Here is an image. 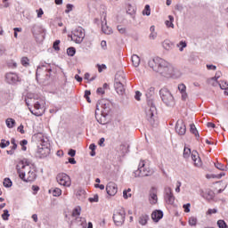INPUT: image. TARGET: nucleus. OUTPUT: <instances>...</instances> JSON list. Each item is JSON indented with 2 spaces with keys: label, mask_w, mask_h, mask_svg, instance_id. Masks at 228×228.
Instances as JSON below:
<instances>
[{
  "label": "nucleus",
  "mask_w": 228,
  "mask_h": 228,
  "mask_svg": "<svg viewBox=\"0 0 228 228\" xmlns=\"http://www.w3.org/2000/svg\"><path fill=\"white\" fill-rule=\"evenodd\" d=\"M161 218H163V211L155 210V211L152 212L151 219L153 220V222L158 223L161 220Z\"/></svg>",
  "instance_id": "21"
},
{
  "label": "nucleus",
  "mask_w": 228,
  "mask_h": 228,
  "mask_svg": "<svg viewBox=\"0 0 228 228\" xmlns=\"http://www.w3.org/2000/svg\"><path fill=\"white\" fill-rule=\"evenodd\" d=\"M208 85H210V86H220L221 90H224V87H222V85H220V83H218V79L215 78V77L209 78L208 80Z\"/></svg>",
  "instance_id": "26"
},
{
  "label": "nucleus",
  "mask_w": 228,
  "mask_h": 228,
  "mask_svg": "<svg viewBox=\"0 0 228 228\" xmlns=\"http://www.w3.org/2000/svg\"><path fill=\"white\" fill-rule=\"evenodd\" d=\"M77 197L79 200H83L85 199V190H80L77 192Z\"/></svg>",
  "instance_id": "43"
},
{
  "label": "nucleus",
  "mask_w": 228,
  "mask_h": 228,
  "mask_svg": "<svg viewBox=\"0 0 228 228\" xmlns=\"http://www.w3.org/2000/svg\"><path fill=\"white\" fill-rule=\"evenodd\" d=\"M16 170L20 179L24 183H33L37 179V173L31 169L29 162L28 160H21L16 166Z\"/></svg>",
  "instance_id": "2"
},
{
  "label": "nucleus",
  "mask_w": 228,
  "mask_h": 228,
  "mask_svg": "<svg viewBox=\"0 0 228 228\" xmlns=\"http://www.w3.org/2000/svg\"><path fill=\"white\" fill-rule=\"evenodd\" d=\"M106 117L108 115H102L101 118L97 116V112H95V118L99 124H102V126H105V124H108V119H106Z\"/></svg>",
  "instance_id": "27"
},
{
  "label": "nucleus",
  "mask_w": 228,
  "mask_h": 228,
  "mask_svg": "<svg viewBox=\"0 0 228 228\" xmlns=\"http://www.w3.org/2000/svg\"><path fill=\"white\" fill-rule=\"evenodd\" d=\"M151 175L152 171H151V168L145 167L144 161H141L138 169L134 172V177H149Z\"/></svg>",
  "instance_id": "6"
},
{
  "label": "nucleus",
  "mask_w": 228,
  "mask_h": 228,
  "mask_svg": "<svg viewBox=\"0 0 228 228\" xmlns=\"http://www.w3.org/2000/svg\"><path fill=\"white\" fill-rule=\"evenodd\" d=\"M18 131L19 133H20L21 134H24L26 132L24 131V126L23 125H20L19 127H18Z\"/></svg>",
  "instance_id": "64"
},
{
  "label": "nucleus",
  "mask_w": 228,
  "mask_h": 228,
  "mask_svg": "<svg viewBox=\"0 0 228 228\" xmlns=\"http://www.w3.org/2000/svg\"><path fill=\"white\" fill-rule=\"evenodd\" d=\"M92 94V93L89 90H86L85 91V94L84 97L85 99H86L87 102H92V100H90V95Z\"/></svg>",
  "instance_id": "45"
},
{
  "label": "nucleus",
  "mask_w": 228,
  "mask_h": 228,
  "mask_svg": "<svg viewBox=\"0 0 228 228\" xmlns=\"http://www.w3.org/2000/svg\"><path fill=\"white\" fill-rule=\"evenodd\" d=\"M99 106L102 108V115H108L110 111L111 103L110 101L102 99L96 103V110H99Z\"/></svg>",
  "instance_id": "9"
},
{
  "label": "nucleus",
  "mask_w": 228,
  "mask_h": 228,
  "mask_svg": "<svg viewBox=\"0 0 228 228\" xmlns=\"http://www.w3.org/2000/svg\"><path fill=\"white\" fill-rule=\"evenodd\" d=\"M89 202H99V195L95 194L93 198H89Z\"/></svg>",
  "instance_id": "54"
},
{
  "label": "nucleus",
  "mask_w": 228,
  "mask_h": 228,
  "mask_svg": "<svg viewBox=\"0 0 228 228\" xmlns=\"http://www.w3.org/2000/svg\"><path fill=\"white\" fill-rule=\"evenodd\" d=\"M38 147H44L45 149H51V143L49 142V139L47 137H42L40 140V144Z\"/></svg>",
  "instance_id": "24"
},
{
  "label": "nucleus",
  "mask_w": 228,
  "mask_h": 228,
  "mask_svg": "<svg viewBox=\"0 0 228 228\" xmlns=\"http://www.w3.org/2000/svg\"><path fill=\"white\" fill-rule=\"evenodd\" d=\"M68 154H69L71 158H74V156H76V150L70 149V150L68 151Z\"/></svg>",
  "instance_id": "62"
},
{
  "label": "nucleus",
  "mask_w": 228,
  "mask_h": 228,
  "mask_svg": "<svg viewBox=\"0 0 228 228\" xmlns=\"http://www.w3.org/2000/svg\"><path fill=\"white\" fill-rule=\"evenodd\" d=\"M150 217L147 214H142L139 216V224L140 225H147V223L149 222Z\"/></svg>",
  "instance_id": "25"
},
{
  "label": "nucleus",
  "mask_w": 228,
  "mask_h": 228,
  "mask_svg": "<svg viewBox=\"0 0 228 228\" xmlns=\"http://www.w3.org/2000/svg\"><path fill=\"white\" fill-rule=\"evenodd\" d=\"M214 166L216 167V168H217V170H221L222 172H227V166H224L220 162L214 163Z\"/></svg>",
  "instance_id": "31"
},
{
  "label": "nucleus",
  "mask_w": 228,
  "mask_h": 228,
  "mask_svg": "<svg viewBox=\"0 0 228 228\" xmlns=\"http://www.w3.org/2000/svg\"><path fill=\"white\" fill-rule=\"evenodd\" d=\"M208 70H216V66L213 64H207Z\"/></svg>",
  "instance_id": "59"
},
{
  "label": "nucleus",
  "mask_w": 228,
  "mask_h": 228,
  "mask_svg": "<svg viewBox=\"0 0 228 228\" xmlns=\"http://www.w3.org/2000/svg\"><path fill=\"white\" fill-rule=\"evenodd\" d=\"M187 45L186 41H180L179 44L176 45V47H179V51L183 53Z\"/></svg>",
  "instance_id": "34"
},
{
  "label": "nucleus",
  "mask_w": 228,
  "mask_h": 228,
  "mask_svg": "<svg viewBox=\"0 0 228 228\" xmlns=\"http://www.w3.org/2000/svg\"><path fill=\"white\" fill-rule=\"evenodd\" d=\"M5 124L7 126V127L9 129H13V127H15V119L12 118H8L5 120Z\"/></svg>",
  "instance_id": "30"
},
{
  "label": "nucleus",
  "mask_w": 228,
  "mask_h": 228,
  "mask_svg": "<svg viewBox=\"0 0 228 228\" xmlns=\"http://www.w3.org/2000/svg\"><path fill=\"white\" fill-rule=\"evenodd\" d=\"M132 63L134 67H140V57L136 54L132 55Z\"/></svg>",
  "instance_id": "32"
},
{
  "label": "nucleus",
  "mask_w": 228,
  "mask_h": 228,
  "mask_svg": "<svg viewBox=\"0 0 228 228\" xmlns=\"http://www.w3.org/2000/svg\"><path fill=\"white\" fill-rule=\"evenodd\" d=\"M191 156V150L190 148L184 147L183 149V158L188 159Z\"/></svg>",
  "instance_id": "37"
},
{
  "label": "nucleus",
  "mask_w": 228,
  "mask_h": 228,
  "mask_svg": "<svg viewBox=\"0 0 228 228\" xmlns=\"http://www.w3.org/2000/svg\"><path fill=\"white\" fill-rule=\"evenodd\" d=\"M218 213V210L216 208H209L207 212V215H215Z\"/></svg>",
  "instance_id": "55"
},
{
  "label": "nucleus",
  "mask_w": 228,
  "mask_h": 228,
  "mask_svg": "<svg viewBox=\"0 0 228 228\" xmlns=\"http://www.w3.org/2000/svg\"><path fill=\"white\" fill-rule=\"evenodd\" d=\"M9 145H10V141H6L4 139L1 140V142H0L1 149H6V147H8Z\"/></svg>",
  "instance_id": "39"
},
{
  "label": "nucleus",
  "mask_w": 228,
  "mask_h": 228,
  "mask_svg": "<svg viewBox=\"0 0 228 228\" xmlns=\"http://www.w3.org/2000/svg\"><path fill=\"white\" fill-rule=\"evenodd\" d=\"M140 97H142V93L140 91H136L134 95L135 101H140Z\"/></svg>",
  "instance_id": "61"
},
{
  "label": "nucleus",
  "mask_w": 228,
  "mask_h": 228,
  "mask_svg": "<svg viewBox=\"0 0 228 228\" xmlns=\"http://www.w3.org/2000/svg\"><path fill=\"white\" fill-rule=\"evenodd\" d=\"M175 132L180 136H184V134H186V125L184 124V121H183V119H179L176 122Z\"/></svg>",
  "instance_id": "13"
},
{
  "label": "nucleus",
  "mask_w": 228,
  "mask_h": 228,
  "mask_svg": "<svg viewBox=\"0 0 228 228\" xmlns=\"http://www.w3.org/2000/svg\"><path fill=\"white\" fill-rule=\"evenodd\" d=\"M80 218V225L82 228H86V218L79 217Z\"/></svg>",
  "instance_id": "52"
},
{
  "label": "nucleus",
  "mask_w": 228,
  "mask_h": 228,
  "mask_svg": "<svg viewBox=\"0 0 228 228\" xmlns=\"http://www.w3.org/2000/svg\"><path fill=\"white\" fill-rule=\"evenodd\" d=\"M159 95L161 98L162 102L166 104V106H168L172 108L173 106H175V99H174V94L168 90L167 87H163L159 90Z\"/></svg>",
  "instance_id": "4"
},
{
  "label": "nucleus",
  "mask_w": 228,
  "mask_h": 228,
  "mask_svg": "<svg viewBox=\"0 0 228 228\" xmlns=\"http://www.w3.org/2000/svg\"><path fill=\"white\" fill-rule=\"evenodd\" d=\"M98 72H102V70L106 69V64H98Z\"/></svg>",
  "instance_id": "57"
},
{
  "label": "nucleus",
  "mask_w": 228,
  "mask_h": 228,
  "mask_svg": "<svg viewBox=\"0 0 228 228\" xmlns=\"http://www.w3.org/2000/svg\"><path fill=\"white\" fill-rule=\"evenodd\" d=\"M169 20H166L165 24L167 28H174V16H168Z\"/></svg>",
  "instance_id": "35"
},
{
  "label": "nucleus",
  "mask_w": 228,
  "mask_h": 228,
  "mask_svg": "<svg viewBox=\"0 0 228 228\" xmlns=\"http://www.w3.org/2000/svg\"><path fill=\"white\" fill-rule=\"evenodd\" d=\"M113 222L117 227H120L124 225V222H126V210L124 208H119L113 215Z\"/></svg>",
  "instance_id": "8"
},
{
  "label": "nucleus",
  "mask_w": 228,
  "mask_h": 228,
  "mask_svg": "<svg viewBox=\"0 0 228 228\" xmlns=\"http://www.w3.org/2000/svg\"><path fill=\"white\" fill-rule=\"evenodd\" d=\"M157 37H158L157 32H151V34H150L151 40H156Z\"/></svg>",
  "instance_id": "58"
},
{
  "label": "nucleus",
  "mask_w": 228,
  "mask_h": 228,
  "mask_svg": "<svg viewBox=\"0 0 228 228\" xmlns=\"http://www.w3.org/2000/svg\"><path fill=\"white\" fill-rule=\"evenodd\" d=\"M191 157L192 161H194V166L199 168L200 167V156L199 155V151L195 150L192 151Z\"/></svg>",
  "instance_id": "19"
},
{
  "label": "nucleus",
  "mask_w": 228,
  "mask_h": 228,
  "mask_svg": "<svg viewBox=\"0 0 228 228\" xmlns=\"http://www.w3.org/2000/svg\"><path fill=\"white\" fill-rule=\"evenodd\" d=\"M106 191L110 197H114V195H117L118 188L117 187L115 183L110 182L106 186Z\"/></svg>",
  "instance_id": "18"
},
{
  "label": "nucleus",
  "mask_w": 228,
  "mask_h": 228,
  "mask_svg": "<svg viewBox=\"0 0 228 228\" xmlns=\"http://www.w3.org/2000/svg\"><path fill=\"white\" fill-rule=\"evenodd\" d=\"M126 74L124 72L117 73L115 76L114 88L118 95H124L126 94Z\"/></svg>",
  "instance_id": "3"
},
{
  "label": "nucleus",
  "mask_w": 228,
  "mask_h": 228,
  "mask_svg": "<svg viewBox=\"0 0 228 228\" xmlns=\"http://www.w3.org/2000/svg\"><path fill=\"white\" fill-rule=\"evenodd\" d=\"M132 197L131 193H128L127 191H123V198L127 200Z\"/></svg>",
  "instance_id": "56"
},
{
  "label": "nucleus",
  "mask_w": 228,
  "mask_h": 228,
  "mask_svg": "<svg viewBox=\"0 0 228 228\" xmlns=\"http://www.w3.org/2000/svg\"><path fill=\"white\" fill-rule=\"evenodd\" d=\"M190 131H191V134H194V136L197 139L200 138V135L199 134V130H197V126H195V125H193V124L190 125Z\"/></svg>",
  "instance_id": "28"
},
{
  "label": "nucleus",
  "mask_w": 228,
  "mask_h": 228,
  "mask_svg": "<svg viewBox=\"0 0 228 228\" xmlns=\"http://www.w3.org/2000/svg\"><path fill=\"white\" fill-rule=\"evenodd\" d=\"M21 64L23 65V67H28V65H29V59H28L27 57H23L21 59Z\"/></svg>",
  "instance_id": "48"
},
{
  "label": "nucleus",
  "mask_w": 228,
  "mask_h": 228,
  "mask_svg": "<svg viewBox=\"0 0 228 228\" xmlns=\"http://www.w3.org/2000/svg\"><path fill=\"white\" fill-rule=\"evenodd\" d=\"M178 90L182 95V101H186V99H188V93H186V85L179 84Z\"/></svg>",
  "instance_id": "20"
},
{
  "label": "nucleus",
  "mask_w": 228,
  "mask_h": 228,
  "mask_svg": "<svg viewBox=\"0 0 228 228\" xmlns=\"http://www.w3.org/2000/svg\"><path fill=\"white\" fill-rule=\"evenodd\" d=\"M206 179H216V175H209V174H207L206 175Z\"/></svg>",
  "instance_id": "63"
},
{
  "label": "nucleus",
  "mask_w": 228,
  "mask_h": 228,
  "mask_svg": "<svg viewBox=\"0 0 228 228\" xmlns=\"http://www.w3.org/2000/svg\"><path fill=\"white\" fill-rule=\"evenodd\" d=\"M148 106L146 107V118L150 124L154 125V122L156 120V105H154V100L152 98H150L147 100Z\"/></svg>",
  "instance_id": "5"
},
{
  "label": "nucleus",
  "mask_w": 228,
  "mask_h": 228,
  "mask_svg": "<svg viewBox=\"0 0 228 228\" xmlns=\"http://www.w3.org/2000/svg\"><path fill=\"white\" fill-rule=\"evenodd\" d=\"M117 28L121 35H126V28H124L122 25H118Z\"/></svg>",
  "instance_id": "50"
},
{
  "label": "nucleus",
  "mask_w": 228,
  "mask_h": 228,
  "mask_svg": "<svg viewBox=\"0 0 228 228\" xmlns=\"http://www.w3.org/2000/svg\"><path fill=\"white\" fill-rule=\"evenodd\" d=\"M68 56H74L76 54V48L75 47H69L67 49Z\"/></svg>",
  "instance_id": "42"
},
{
  "label": "nucleus",
  "mask_w": 228,
  "mask_h": 228,
  "mask_svg": "<svg viewBox=\"0 0 228 228\" xmlns=\"http://www.w3.org/2000/svg\"><path fill=\"white\" fill-rule=\"evenodd\" d=\"M70 37L72 42L75 44H83L85 40V29L83 28L78 27L72 31V35Z\"/></svg>",
  "instance_id": "7"
},
{
  "label": "nucleus",
  "mask_w": 228,
  "mask_h": 228,
  "mask_svg": "<svg viewBox=\"0 0 228 228\" xmlns=\"http://www.w3.org/2000/svg\"><path fill=\"white\" fill-rule=\"evenodd\" d=\"M162 47L163 49H165V51H172V49H174V47H175V45H174V43L168 39H165L162 42Z\"/></svg>",
  "instance_id": "23"
},
{
  "label": "nucleus",
  "mask_w": 228,
  "mask_h": 228,
  "mask_svg": "<svg viewBox=\"0 0 228 228\" xmlns=\"http://www.w3.org/2000/svg\"><path fill=\"white\" fill-rule=\"evenodd\" d=\"M51 154V149L44 148L42 146H37V150L36 152L37 158H47Z\"/></svg>",
  "instance_id": "16"
},
{
  "label": "nucleus",
  "mask_w": 228,
  "mask_h": 228,
  "mask_svg": "<svg viewBox=\"0 0 228 228\" xmlns=\"http://www.w3.org/2000/svg\"><path fill=\"white\" fill-rule=\"evenodd\" d=\"M148 65L151 67V69H153L155 72L158 70V65H156V58L149 61Z\"/></svg>",
  "instance_id": "36"
},
{
  "label": "nucleus",
  "mask_w": 228,
  "mask_h": 228,
  "mask_svg": "<svg viewBox=\"0 0 228 228\" xmlns=\"http://www.w3.org/2000/svg\"><path fill=\"white\" fill-rule=\"evenodd\" d=\"M3 185L4 186V188H12V186L13 185V183L12 182V179L4 178L3 182Z\"/></svg>",
  "instance_id": "33"
},
{
  "label": "nucleus",
  "mask_w": 228,
  "mask_h": 228,
  "mask_svg": "<svg viewBox=\"0 0 228 228\" xmlns=\"http://www.w3.org/2000/svg\"><path fill=\"white\" fill-rule=\"evenodd\" d=\"M191 207V204L187 203L183 206L185 213H190V208Z\"/></svg>",
  "instance_id": "53"
},
{
  "label": "nucleus",
  "mask_w": 228,
  "mask_h": 228,
  "mask_svg": "<svg viewBox=\"0 0 228 228\" xmlns=\"http://www.w3.org/2000/svg\"><path fill=\"white\" fill-rule=\"evenodd\" d=\"M57 183L61 184V186H67L68 188L72 184V181L70 180V176L65 173L58 174L56 176Z\"/></svg>",
  "instance_id": "10"
},
{
  "label": "nucleus",
  "mask_w": 228,
  "mask_h": 228,
  "mask_svg": "<svg viewBox=\"0 0 228 228\" xmlns=\"http://www.w3.org/2000/svg\"><path fill=\"white\" fill-rule=\"evenodd\" d=\"M49 193H52L53 197H60L61 195V189L60 188H52L49 190Z\"/></svg>",
  "instance_id": "29"
},
{
  "label": "nucleus",
  "mask_w": 228,
  "mask_h": 228,
  "mask_svg": "<svg viewBox=\"0 0 228 228\" xmlns=\"http://www.w3.org/2000/svg\"><path fill=\"white\" fill-rule=\"evenodd\" d=\"M102 17V31L105 35H111V33H113V30L108 26V22L106 21V12H103Z\"/></svg>",
  "instance_id": "14"
},
{
  "label": "nucleus",
  "mask_w": 228,
  "mask_h": 228,
  "mask_svg": "<svg viewBox=\"0 0 228 228\" xmlns=\"http://www.w3.org/2000/svg\"><path fill=\"white\" fill-rule=\"evenodd\" d=\"M189 225H191V227H194L195 225H197V217L191 216L189 218Z\"/></svg>",
  "instance_id": "41"
},
{
  "label": "nucleus",
  "mask_w": 228,
  "mask_h": 228,
  "mask_svg": "<svg viewBox=\"0 0 228 228\" xmlns=\"http://www.w3.org/2000/svg\"><path fill=\"white\" fill-rule=\"evenodd\" d=\"M66 8L65 13H70V12H72V8H74V5L72 4H68Z\"/></svg>",
  "instance_id": "51"
},
{
  "label": "nucleus",
  "mask_w": 228,
  "mask_h": 228,
  "mask_svg": "<svg viewBox=\"0 0 228 228\" xmlns=\"http://www.w3.org/2000/svg\"><path fill=\"white\" fill-rule=\"evenodd\" d=\"M209 165H211V160L209 159V157H203V162L202 160L200 161V167L202 170H209Z\"/></svg>",
  "instance_id": "22"
},
{
  "label": "nucleus",
  "mask_w": 228,
  "mask_h": 228,
  "mask_svg": "<svg viewBox=\"0 0 228 228\" xmlns=\"http://www.w3.org/2000/svg\"><path fill=\"white\" fill-rule=\"evenodd\" d=\"M156 72H159V74L162 76H170V77H174V79H178V77H181V71L162 58H156Z\"/></svg>",
  "instance_id": "1"
},
{
  "label": "nucleus",
  "mask_w": 228,
  "mask_h": 228,
  "mask_svg": "<svg viewBox=\"0 0 228 228\" xmlns=\"http://www.w3.org/2000/svg\"><path fill=\"white\" fill-rule=\"evenodd\" d=\"M217 226L219 228H228L227 224L224 220H218L217 221Z\"/></svg>",
  "instance_id": "44"
},
{
  "label": "nucleus",
  "mask_w": 228,
  "mask_h": 228,
  "mask_svg": "<svg viewBox=\"0 0 228 228\" xmlns=\"http://www.w3.org/2000/svg\"><path fill=\"white\" fill-rule=\"evenodd\" d=\"M2 218L3 220H5V221H7L8 218H10V212L8 211V209L4 210V215H2Z\"/></svg>",
  "instance_id": "46"
},
{
  "label": "nucleus",
  "mask_w": 228,
  "mask_h": 228,
  "mask_svg": "<svg viewBox=\"0 0 228 228\" xmlns=\"http://www.w3.org/2000/svg\"><path fill=\"white\" fill-rule=\"evenodd\" d=\"M142 15H146L147 17H149V15H151V5L146 4L143 11H142Z\"/></svg>",
  "instance_id": "38"
},
{
  "label": "nucleus",
  "mask_w": 228,
  "mask_h": 228,
  "mask_svg": "<svg viewBox=\"0 0 228 228\" xmlns=\"http://www.w3.org/2000/svg\"><path fill=\"white\" fill-rule=\"evenodd\" d=\"M37 18L40 19L42 18V15H44V10H42V8H39L38 10H37Z\"/></svg>",
  "instance_id": "60"
},
{
  "label": "nucleus",
  "mask_w": 228,
  "mask_h": 228,
  "mask_svg": "<svg viewBox=\"0 0 228 228\" xmlns=\"http://www.w3.org/2000/svg\"><path fill=\"white\" fill-rule=\"evenodd\" d=\"M202 197L204 199H207V200H211V199H213V192L212 191H208V193H205L202 195Z\"/></svg>",
  "instance_id": "47"
},
{
  "label": "nucleus",
  "mask_w": 228,
  "mask_h": 228,
  "mask_svg": "<svg viewBox=\"0 0 228 228\" xmlns=\"http://www.w3.org/2000/svg\"><path fill=\"white\" fill-rule=\"evenodd\" d=\"M150 204H158V189L156 187H151L149 195Z\"/></svg>",
  "instance_id": "17"
},
{
  "label": "nucleus",
  "mask_w": 228,
  "mask_h": 228,
  "mask_svg": "<svg viewBox=\"0 0 228 228\" xmlns=\"http://www.w3.org/2000/svg\"><path fill=\"white\" fill-rule=\"evenodd\" d=\"M4 79L8 85H15L19 83V75L13 72H8L4 75Z\"/></svg>",
  "instance_id": "12"
},
{
  "label": "nucleus",
  "mask_w": 228,
  "mask_h": 228,
  "mask_svg": "<svg viewBox=\"0 0 228 228\" xmlns=\"http://www.w3.org/2000/svg\"><path fill=\"white\" fill-rule=\"evenodd\" d=\"M79 215H81V207H77L72 211V216H79Z\"/></svg>",
  "instance_id": "40"
},
{
  "label": "nucleus",
  "mask_w": 228,
  "mask_h": 228,
  "mask_svg": "<svg viewBox=\"0 0 228 228\" xmlns=\"http://www.w3.org/2000/svg\"><path fill=\"white\" fill-rule=\"evenodd\" d=\"M54 51H60V40H55L53 45Z\"/></svg>",
  "instance_id": "49"
},
{
  "label": "nucleus",
  "mask_w": 228,
  "mask_h": 228,
  "mask_svg": "<svg viewBox=\"0 0 228 228\" xmlns=\"http://www.w3.org/2000/svg\"><path fill=\"white\" fill-rule=\"evenodd\" d=\"M164 199L167 202V204H174L175 200V197H174V193L172 192V188L170 187H167L165 189V196Z\"/></svg>",
  "instance_id": "15"
},
{
  "label": "nucleus",
  "mask_w": 228,
  "mask_h": 228,
  "mask_svg": "<svg viewBox=\"0 0 228 228\" xmlns=\"http://www.w3.org/2000/svg\"><path fill=\"white\" fill-rule=\"evenodd\" d=\"M44 69H45V70L48 72L46 74V79H49V77H51V73L53 72V69L51 68V64L49 63L41 62L37 69L36 76L37 77H38V76H40L41 70H44Z\"/></svg>",
  "instance_id": "11"
}]
</instances>
